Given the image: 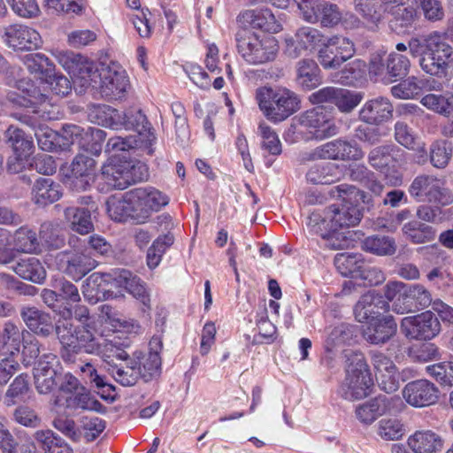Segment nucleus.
<instances>
[{"mask_svg": "<svg viewBox=\"0 0 453 453\" xmlns=\"http://www.w3.org/2000/svg\"><path fill=\"white\" fill-rule=\"evenodd\" d=\"M426 372L441 388L453 387V361H443L427 365Z\"/></svg>", "mask_w": 453, "mask_h": 453, "instance_id": "680f3d73", "label": "nucleus"}, {"mask_svg": "<svg viewBox=\"0 0 453 453\" xmlns=\"http://www.w3.org/2000/svg\"><path fill=\"white\" fill-rule=\"evenodd\" d=\"M364 263L360 254L340 253L334 257V265L343 276L357 278Z\"/></svg>", "mask_w": 453, "mask_h": 453, "instance_id": "6e6d98bb", "label": "nucleus"}, {"mask_svg": "<svg viewBox=\"0 0 453 453\" xmlns=\"http://www.w3.org/2000/svg\"><path fill=\"white\" fill-rule=\"evenodd\" d=\"M131 190L122 196H111L107 202V212L116 221L125 220L132 216L133 212L138 211L135 201L129 196Z\"/></svg>", "mask_w": 453, "mask_h": 453, "instance_id": "79ce46f5", "label": "nucleus"}, {"mask_svg": "<svg viewBox=\"0 0 453 453\" xmlns=\"http://www.w3.org/2000/svg\"><path fill=\"white\" fill-rule=\"evenodd\" d=\"M296 72V81L303 90H312L322 83L321 71L313 59L304 58L298 61Z\"/></svg>", "mask_w": 453, "mask_h": 453, "instance_id": "58836bf2", "label": "nucleus"}, {"mask_svg": "<svg viewBox=\"0 0 453 453\" xmlns=\"http://www.w3.org/2000/svg\"><path fill=\"white\" fill-rule=\"evenodd\" d=\"M372 363L376 380L382 390L392 393L399 388L397 369L390 357L381 352L372 354Z\"/></svg>", "mask_w": 453, "mask_h": 453, "instance_id": "4be33fe9", "label": "nucleus"}, {"mask_svg": "<svg viewBox=\"0 0 453 453\" xmlns=\"http://www.w3.org/2000/svg\"><path fill=\"white\" fill-rule=\"evenodd\" d=\"M50 13L81 14L85 9L83 0H44Z\"/></svg>", "mask_w": 453, "mask_h": 453, "instance_id": "0e129e2a", "label": "nucleus"}, {"mask_svg": "<svg viewBox=\"0 0 453 453\" xmlns=\"http://www.w3.org/2000/svg\"><path fill=\"white\" fill-rule=\"evenodd\" d=\"M124 364L112 365L109 370L117 382L125 387L134 385L141 377V366L134 358L127 357Z\"/></svg>", "mask_w": 453, "mask_h": 453, "instance_id": "37998d69", "label": "nucleus"}, {"mask_svg": "<svg viewBox=\"0 0 453 453\" xmlns=\"http://www.w3.org/2000/svg\"><path fill=\"white\" fill-rule=\"evenodd\" d=\"M318 10V24L321 27L333 28L342 22V13L337 4L321 0Z\"/></svg>", "mask_w": 453, "mask_h": 453, "instance_id": "bf43d9fd", "label": "nucleus"}, {"mask_svg": "<svg viewBox=\"0 0 453 453\" xmlns=\"http://www.w3.org/2000/svg\"><path fill=\"white\" fill-rule=\"evenodd\" d=\"M18 88L22 90L25 95L11 92L7 96L10 102L21 107L34 108L32 117L36 119L39 118L44 120L55 119V104L50 102L46 95L33 84L24 81H19ZM29 116L31 117V115Z\"/></svg>", "mask_w": 453, "mask_h": 453, "instance_id": "1a4fd4ad", "label": "nucleus"}, {"mask_svg": "<svg viewBox=\"0 0 453 453\" xmlns=\"http://www.w3.org/2000/svg\"><path fill=\"white\" fill-rule=\"evenodd\" d=\"M235 40L238 53L250 65H264L277 57L279 44L273 36L258 35L250 30L240 29Z\"/></svg>", "mask_w": 453, "mask_h": 453, "instance_id": "20e7f679", "label": "nucleus"}, {"mask_svg": "<svg viewBox=\"0 0 453 453\" xmlns=\"http://www.w3.org/2000/svg\"><path fill=\"white\" fill-rule=\"evenodd\" d=\"M61 366L58 357L52 354H43L34 367L35 387L39 394H49L58 385V376Z\"/></svg>", "mask_w": 453, "mask_h": 453, "instance_id": "2eb2a0df", "label": "nucleus"}, {"mask_svg": "<svg viewBox=\"0 0 453 453\" xmlns=\"http://www.w3.org/2000/svg\"><path fill=\"white\" fill-rule=\"evenodd\" d=\"M400 398L380 395L356 408L357 418L364 424H372L378 417L391 411Z\"/></svg>", "mask_w": 453, "mask_h": 453, "instance_id": "b1692460", "label": "nucleus"}, {"mask_svg": "<svg viewBox=\"0 0 453 453\" xmlns=\"http://www.w3.org/2000/svg\"><path fill=\"white\" fill-rule=\"evenodd\" d=\"M95 160L86 155H77L72 163V187L77 190H85L94 180Z\"/></svg>", "mask_w": 453, "mask_h": 453, "instance_id": "2f4dec72", "label": "nucleus"}, {"mask_svg": "<svg viewBox=\"0 0 453 453\" xmlns=\"http://www.w3.org/2000/svg\"><path fill=\"white\" fill-rule=\"evenodd\" d=\"M409 194L419 203H434L447 206L453 203V193L444 188L441 180L434 175L421 174L414 178Z\"/></svg>", "mask_w": 453, "mask_h": 453, "instance_id": "9d476101", "label": "nucleus"}, {"mask_svg": "<svg viewBox=\"0 0 453 453\" xmlns=\"http://www.w3.org/2000/svg\"><path fill=\"white\" fill-rule=\"evenodd\" d=\"M356 52L354 42L347 37H326L318 52V59L324 69H337L350 59Z\"/></svg>", "mask_w": 453, "mask_h": 453, "instance_id": "ddd939ff", "label": "nucleus"}, {"mask_svg": "<svg viewBox=\"0 0 453 453\" xmlns=\"http://www.w3.org/2000/svg\"><path fill=\"white\" fill-rule=\"evenodd\" d=\"M25 335H29V332L11 321L5 322L0 328V355L12 357L18 354Z\"/></svg>", "mask_w": 453, "mask_h": 453, "instance_id": "f704fd0d", "label": "nucleus"}, {"mask_svg": "<svg viewBox=\"0 0 453 453\" xmlns=\"http://www.w3.org/2000/svg\"><path fill=\"white\" fill-rule=\"evenodd\" d=\"M402 395L412 407L422 408L434 404L439 399V388L432 381L421 379L407 383Z\"/></svg>", "mask_w": 453, "mask_h": 453, "instance_id": "a211bd4d", "label": "nucleus"}, {"mask_svg": "<svg viewBox=\"0 0 453 453\" xmlns=\"http://www.w3.org/2000/svg\"><path fill=\"white\" fill-rule=\"evenodd\" d=\"M17 119L31 127L35 130L39 147L45 151H50L55 148L57 134L49 127L42 124L39 119L30 117L29 114L14 115Z\"/></svg>", "mask_w": 453, "mask_h": 453, "instance_id": "ea45409f", "label": "nucleus"}, {"mask_svg": "<svg viewBox=\"0 0 453 453\" xmlns=\"http://www.w3.org/2000/svg\"><path fill=\"white\" fill-rule=\"evenodd\" d=\"M55 262L59 271L74 280H80L97 266V261L88 249L61 251Z\"/></svg>", "mask_w": 453, "mask_h": 453, "instance_id": "9b49d317", "label": "nucleus"}, {"mask_svg": "<svg viewBox=\"0 0 453 453\" xmlns=\"http://www.w3.org/2000/svg\"><path fill=\"white\" fill-rule=\"evenodd\" d=\"M119 114V111L109 105L96 104L90 107L88 118L93 123L118 130V124L120 123Z\"/></svg>", "mask_w": 453, "mask_h": 453, "instance_id": "8fccbe9b", "label": "nucleus"}, {"mask_svg": "<svg viewBox=\"0 0 453 453\" xmlns=\"http://www.w3.org/2000/svg\"><path fill=\"white\" fill-rule=\"evenodd\" d=\"M328 196L342 200L340 204H332L322 211H313L307 218V227L311 233H326L327 229L344 230L357 226L362 217L359 203L365 202L366 195L353 185L340 184L331 188Z\"/></svg>", "mask_w": 453, "mask_h": 453, "instance_id": "f03ea898", "label": "nucleus"}, {"mask_svg": "<svg viewBox=\"0 0 453 453\" xmlns=\"http://www.w3.org/2000/svg\"><path fill=\"white\" fill-rule=\"evenodd\" d=\"M363 248L378 256H391L396 250L395 239L386 235H372L365 239Z\"/></svg>", "mask_w": 453, "mask_h": 453, "instance_id": "4d7b16f0", "label": "nucleus"}, {"mask_svg": "<svg viewBox=\"0 0 453 453\" xmlns=\"http://www.w3.org/2000/svg\"><path fill=\"white\" fill-rule=\"evenodd\" d=\"M256 99L264 115L273 122H281L300 108L298 96L284 87H262L257 90Z\"/></svg>", "mask_w": 453, "mask_h": 453, "instance_id": "7ed1b4c3", "label": "nucleus"}, {"mask_svg": "<svg viewBox=\"0 0 453 453\" xmlns=\"http://www.w3.org/2000/svg\"><path fill=\"white\" fill-rule=\"evenodd\" d=\"M2 38L9 48L19 50H32L37 49L42 43L37 31L21 24L4 27Z\"/></svg>", "mask_w": 453, "mask_h": 453, "instance_id": "6ab92c4d", "label": "nucleus"}, {"mask_svg": "<svg viewBox=\"0 0 453 453\" xmlns=\"http://www.w3.org/2000/svg\"><path fill=\"white\" fill-rule=\"evenodd\" d=\"M174 237L172 234L168 233L165 235L157 237L152 246L149 249L147 254V263L149 267H157L162 258L165 250L173 243Z\"/></svg>", "mask_w": 453, "mask_h": 453, "instance_id": "338daca9", "label": "nucleus"}, {"mask_svg": "<svg viewBox=\"0 0 453 453\" xmlns=\"http://www.w3.org/2000/svg\"><path fill=\"white\" fill-rule=\"evenodd\" d=\"M401 332L411 341H430L441 332L438 318L430 311L417 315L408 316L402 319Z\"/></svg>", "mask_w": 453, "mask_h": 453, "instance_id": "f8f14e48", "label": "nucleus"}, {"mask_svg": "<svg viewBox=\"0 0 453 453\" xmlns=\"http://www.w3.org/2000/svg\"><path fill=\"white\" fill-rule=\"evenodd\" d=\"M453 152L450 142L436 141L430 148V161L434 167L444 168L449 162Z\"/></svg>", "mask_w": 453, "mask_h": 453, "instance_id": "774afa93", "label": "nucleus"}, {"mask_svg": "<svg viewBox=\"0 0 453 453\" xmlns=\"http://www.w3.org/2000/svg\"><path fill=\"white\" fill-rule=\"evenodd\" d=\"M5 136L7 143L12 149L15 155V158L8 162V169L11 173H19L23 168V160L27 159L34 152L33 138L20 128L13 126H11L6 130Z\"/></svg>", "mask_w": 453, "mask_h": 453, "instance_id": "f3484780", "label": "nucleus"}, {"mask_svg": "<svg viewBox=\"0 0 453 453\" xmlns=\"http://www.w3.org/2000/svg\"><path fill=\"white\" fill-rule=\"evenodd\" d=\"M119 115L120 123L118 124V129L125 128L136 131L141 142L145 143L148 154L151 155L153 153L152 146L157 137L145 114L139 109L131 108L125 111H120Z\"/></svg>", "mask_w": 453, "mask_h": 453, "instance_id": "dca6fc26", "label": "nucleus"}, {"mask_svg": "<svg viewBox=\"0 0 453 453\" xmlns=\"http://www.w3.org/2000/svg\"><path fill=\"white\" fill-rule=\"evenodd\" d=\"M383 6L381 0H353L354 11L372 31L377 30L384 19Z\"/></svg>", "mask_w": 453, "mask_h": 453, "instance_id": "c9c22d12", "label": "nucleus"}, {"mask_svg": "<svg viewBox=\"0 0 453 453\" xmlns=\"http://www.w3.org/2000/svg\"><path fill=\"white\" fill-rule=\"evenodd\" d=\"M393 116V105L387 97L379 96L365 102L359 111V119L370 125H380Z\"/></svg>", "mask_w": 453, "mask_h": 453, "instance_id": "bb28decb", "label": "nucleus"}, {"mask_svg": "<svg viewBox=\"0 0 453 453\" xmlns=\"http://www.w3.org/2000/svg\"><path fill=\"white\" fill-rule=\"evenodd\" d=\"M20 316L27 328L39 336L48 337L54 330L52 317L35 307L23 306Z\"/></svg>", "mask_w": 453, "mask_h": 453, "instance_id": "c756f323", "label": "nucleus"}, {"mask_svg": "<svg viewBox=\"0 0 453 453\" xmlns=\"http://www.w3.org/2000/svg\"><path fill=\"white\" fill-rule=\"evenodd\" d=\"M23 63L31 73L38 75L42 81L53 74L54 65L44 54H27L23 57Z\"/></svg>", "mask_w": 453, "mask_h": 453, "instance_id": "3c124183", "label": "nucleus"}, {"mask_svg": "<svg viewBox=\"0 0 453 453\" xmlns=\"http://www.w3.org/2000/svg\"><path fill=\"white\" fill-rule=\"evenodd\" d=\"M383 65L386 66L388 76L403 78L408 74L411 62L407 57L396 52H391L387 57Z\"/></svg>", "mask_w": 453, "mask_h": 453, "instance_id": "69168bd1", "label": "nucleus"}, {"mask_svg": "<svg viewBox=\"0 0 453 453\" xmlns=\"http://www.w3.org/2000/svg\"><path fill=\"white\" fill-rule=\"evenodd\" d=\"M237 22L242 27L259 28L269 33L281 30V25L268 8L245 10L237 16Z\"/></svg>", "mask_w": 453, "mask_h": 453, "instance_id": "5701e85b", "label": "nucleus"}, {"mask_svg": "<svg viewBox=\"0 0 453 453\" xmlns=\"http://www.w3.org/2000/svg\"><path fill=\"white\" fill-rule=\"evenodd\" d=\"M426 109L442 116L449 117L453 113V92L446 91L442 94H426L420 101Z\"/></svg>", "mask_w": 453, "mask_h": 453, "instance_id": "09e8293b", "label": "nucleus"}, {"mask_svg": "<svg viewBox=\"0 0 453 453\" xmlns=\"http://www.w3.org/2000/svg\"><path fill=\"white\" fill-rule=\"evenodd\" d=\"M396 332L397 324L395 319L391 315H386L369 321L363 330V337L371 344L380 345L388 342Z\"/></svg>", "mask_w": 453, "mask_h": 453, "instance_id": "393cba45", "label": "nucleus"}, {"mask_svg": "<svg viewBox=\"0 0 453 453\" xmlns=\"http://www.w3.org/2000/svg\"><path fill=\"white\" fill-rule=\"evenodd\" d=\"M294 133H308L307 139H324L336 134L332 111L323 106H316L292 119Z\"/></svg>", "mask_w": 453, "mask_h": 453, "instance_id": "6e6552de", "label": "nucleus"}, {"mask_svg": "<svg viewBox=\"0 0 453 453\" xmlns=\"http://www.w3.org/2000/svg\"><path fill=\"white\" fill-rule=\"evenodd\" d=\"M388 310L389 304L381 295L375 291H368L360 296L353 311L356 320L365 323L381 318L382 313Z\"/></svg>", "mask_w": 453, "mask_h": 453, "instance_id": "412c9836", "label": "nucleus"}, {"mask_svg": "<svg viewBox=\"0 0 453 453\" xmlns=\"http://www.w3.org/2000/svg\"><path fill=\"white\" fill-rule=\"evenodd\" d=\"M101 173L110 188L122 190L135 182L146 180L148 168L140 161L127 160L112 155L103 165Z\"/></svg>", "mask_w": 453, "mask_h": 453, "instance_id": "423d86ee", "label": "nucleus"}, {"mask_svg": "<svg viewBox=\"0 0 453 453\" xmlns=\"http://www.w3.org/2000/svg\"><path fill=\"white\" fill-rule=\"evenodd\" d=\"M342 176L341 166L330 162L314 164L306 173L307 181L314 185H328L340 180Z\"/></svg>", "mask_w": 453, "mask_h": 453, "instance_id": "e433bc0d", "label": "nucleus"}, {"mask_svg": "<svg viewBox=\"0 0 453 453\" xmlns=\"http://www.w3.org/2000/svg\"><path fill=\"white\" fill-rule=\"evenodd\" d=\"M134 358L138 362L137 366H141V377L149 381L159 373L161 367V357L157 354H146L134 352Z\"/></svg>", "mask_w": 453, "mask_h": 453, "instance_id": "052dcab7", "label": "nucleus"}, {"mask_svg": "<svg viewBox=\"0 0 453 453\" xmlns=\"http://www.w3.org/2000/svg\"><path fill=\"white\" fill-rule=\"evenodd\" d=\"M112 275L110 273L91 274L85 281L82 288L84 298L91 303H96L103 298L112 296Z\"/></svg>", "mask_w": 453, "mask_h": 453, "instance_id": "cd10ccee", "label": "nucleus"}, {"mask_svg": "<svg viewBox=\"0 0 453 453\" xmlns=\"http://www.w3.org/2000/svg\"><path fill=\"white\" fill-rule=\"evenodd\" d=\"M12 246L14 255L18 253L40 254L42 251L39 238L35 230L28 226L16 229L12 235Z\"/></svg>", "mask_w": 453, "mask_h": 453, "instance_id": "4c0bfd02", "label": "nucleus"}, {"mask_svg": "<svg viewBox=\"0 0 453 453\" xmlns=\"http://www.w3.org/2000/svg\"><path fill=\"white\" fill-rule=\"evenodd\" d=\"M402 232L406 239L416 244L429 242L435 238V231L431 226L416 219L403 224Z\"/></svg>", "mask_w": 453, "mask_h": 453, "instance_id": "de8ad7c7", "label": "nucleus"}, {"mask_svg": "<svg viewBox=\"0 0 453 453\" xmlns=\"http://www.w3.org/2000/svg\"><path fill=\"white\" fill-rule=\"evenodd\" d=\"M400 150L393 145H382L373 148L368 154V162L372 167L386 177L396 171L397 156Z\"/></svg>", "mask_w": 453, "mask_h": 453, "instance_id": "7c9ffc66", "label": "nucleus"}, {"mask_svg": "<svg viewBox=\"0 0 453 453\" xmlns=\"http://www.w3.org/2000/svg\"><path fill=\"white\" fill-rule=\"evenodd\" d=\"M53 55L81 87L98 88L102 96L108 100L119 99L126 93L128 79L117 65L100 64L95 67L86 57L70 50H56Z\"/></svg>", "mask_w": 453, "mask_h": 453, "instance_id": "f257e3e1", "label": "nucleus"}, {"mask_svg": "<svg viewBox=\"0 0 453 453\" xmlns=\"http://www.w3.org/2000/svg\"><path fill=\"white\" fill-rule=\"evenodd\" d=\"M353 342V332L349 326L340 325L334 327L326 341V350L336 354L341 353L344 358V351L350 349L346 348Z\"/></svg>", "mask_w": 453, "mask_h": 453, "instance_id": "a18cd8bd", "label": "nucleus"}, {"mask_svg": "<svg viewBox=\"0 0 453 453\" xmlns=\"http://www.w3.org/2000/svg\"><path fill=\"white\" fill-rule=\"evenodd\" d=\"M13 272L20 278L41 284L46 279V270L41 261L35 257L19 259L12 266Z\"/></svg>", "mask_w": 453, "mask_h": 453, "instance_id": "a19ab883", "label": "nucleus"}, {"mask_svg": "<svg viewBox=\"0 0 453 453\" xmlns=\"http://www.w3.org/2000/svg\"><path fill=\"white\" fill-rule=\"evenodd\" d=\"M346 363V378L341 388L343 398L349 401L359 400L368 395L372 380L360 352L353 349L344 351Z\"/></svg>", "mask_w": 453, "mask_h": 453, "instance_id": "39448f33", "label": "nucleus"}, {"mask_svg": "<svg viewBox=\"0 0 453 453\" xmlns=\"http://www.w3.org/2000/svg\"><path fill=\"white\" fill-rule=\"evenodd\" d=\"M38 238L50 250H58L65 245L64 233L59 225L54 222H43Z\"/></svg>", "mask_w": 453, "mask_h": 453, "instance_id": "603ef678", "label": "nucleus"}, {"mask_svg": "<svg viewBox=\"0 0 453 453\" xmlns=\"http://www.w3.org/2000/svg\"><path fill=\"white\" fill-rule=\"evenodd\" d=\"M65 409L74 411L77 410L100 411L102 404L97 400L90 397L89 394L85 392H77L65 398L64 403Z\"/></svg>", "mask_w": 453, "mask_h": 453, "instance_id": "e2e57ef3", "label": "nucleus"}, {"mask_svg": "<svg viewBox=\"0 0 453 453\" xmlns=\"http://www.w3.org/2000/svg\"><path fill=\"white\" fill-rule=\"evenodd\" d=\"M65 216L70 222L73 231L86 234L93 230L90 211L84 208L69 207L65 211Z\"/></svg>", "mask_w": 453, "mask_h": 453, "instance_id": "864d4df0", "label": "nucleus"}, {"mask_svg": "<svg viewBox=\"0 0 453 453\" xmlns=\"http://www.w3.org/2000/svg\"><path fill=\"white\" fill-rule=\"evenodd\" d=\"M29 377L27 373H21L17 376L9 385L4 395V403L6 406H13L18 403L23 402L28 394Z\"/></svg>", "mask_w": 453, "mask_h": 453, "instance_id": "5fc2aeb1", "label": "nucleus"}, {"mask_svg": "<svg viewBox=\"0 0 453 453\" xmlns=\"http://www.w3.org/2000/svg\"><path fill=\"white\" fill-rule=\"evenodd\" d=\"M391 15L389 26L397 34L404 33L417 19V12L411 5L402 4L390 8L388 12Z\"/></svg>", "mask_w": 453, "mask_h": 453, "instance_id": "49530a36", "label": "nucleus"}, {"mask_svg": "<svg viewBox=\"0 0 453 453\" xmlns=\"http://www.w3.org/2000/svg\"><path fill=\"white\" fill-rule=\"evenodd\" d=\"M101 338L95 335V332L88 325H83L76 327L74 344L78 345L81 349H83L86 353L95 354L100 351Z\"/></svg>", "mask_w": 453, "mask_h": 453, "instance_id": "13d9d810", "label": "nucleus"}, {"mask_svg": "<svg viewBox=\"0 0 453 453\" xmlns=\"http://www.w3.org/2000/svg\"><path fill=\"white\" fill-rule=\"evenodd\" d=\"M111 275V286L114 288H125L134 298L140 300L143 305H150V296L140 278L134 276L131 272L127 270L114 272Z\"/></svg>", "mask_w": 453, "mask_h": 453, "instance_id": "72a5a7b5", "label": "nucleus"}, {"mask_svg": "<svg viewBox=\"0 0 453 453\" xmlns=\"http://www.w3.org/2000/svg\"><path fill=\"white\" fill-rule=\"evenodd\" d=\"M409 449L413 453H437L445 449V441L432 430H418L407 440Z\"/></svg>", "mask_w": 453, "mask_h": 453, "instance_id": "c85d7f7f", "label": "nucleus"}, {"mask_svg": "<svg viewBox=\"0 0 453 453\" xmlns=\"http://www.w3.org/2000/svg\"><path fill=\"white\" fill-rule=\"evenodd\" d=\"M406 289L404 300L395 305V313L404 314L412 311L414 309L423 310L431 305L432 294L424 285L419 283L407 284Z\"/></svg>", "mask_w": 453, "mask_h": 453, "instance_id": "a878e982", "label": "nucleus"}, {"mask_svg": "<svg viewBox=\"0 0 453 453\" xmlns=\"http://www.w3.org/2000/svg\"><path fill=\"white\" fill-rule=\"evenodd\" d=\"M62 196L60 186L49 178H40L33 188V200L39 205H47L58 201Z\"/></svg>", "mask_w": 453, "mask_h": 453, "instance_id": "c03bdc74", "label": "nucleus"}, {"mask_svg": "<svg viewBox=\"0 0 453 453\" xmlns=\"http://www.w3.org/2000/svg\"><path fill=\"white\" fill-rule=\"evenodd\" d=\"M326 37L318 28L302 26L294 35L285 39L286 51L290 58H296L303 52H314L319 47H323Z\"/></svg>", "mask_w": 453, "mask_h": 453, "instance_id": "4468645a", "label": "nucleus"}, {"mask_svg": "<svg viewBox=\"0 0 453 453\" xmlns=\"http://www.w3.org/2000/svg\"><path fill=\"white\" fill-rule=\"evenodd\" d=\"M129 196L135 201L138 211H158L169 203V197L153 187L131 189Z\"/></svg>", "mask_w": 453, "mask_h": 453, "instance_id": "473e14b6", "label": "nucleus"}, {"mask_svg": "<svg viewBox=\"0 0 453 453\" xmlns=\"http://www.w3.org/2000/svg\"><path fill=\"white\" fill-rule=\"evenodd\" d=\"M453 63V49L441 33L434 31L425 39V50L419 58L421 69L435 77H445Z\"/></svg>", "mask_w": 453, "mask_h": 453, "instance_id": "0eeeda50", "label": "nucleus"}, {"mask_svg": "<svg viewBox=\"0 0 453 453\" xmlns=\"http://www.w3.org/2000/svg\"><path fill=\"white\" fill-rule=\"evenodd\" d=\"M314 157L331 160H359L364 157L363 150L356 142L335 139L315 149Z\"/></svg>", "mask_w": 453, "mask_h": 453, "instance_id": "aec40b11", "label": "nucleus"}]
</instances>
